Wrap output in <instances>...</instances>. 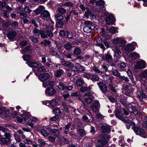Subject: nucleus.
Returning a JSON list of instances; mask_svg holds the SVG:
<instances>
[{"label":"nucleus","instance_id":"nucleus-59","mask_svg":"<svg viewBox=\"0 0 147 147\" xmlns=\"http://www.w3.org/2000/svg\"><path fill=\"white\" fill-rule=\"evenodd\" d=\"M102 139L109 140L110 139V136L108 134L103 135L101 136Z\"/></svg>","mask_w":147,"mask_h":147},{"label":"nucleus","instance_id":"nucleus-19","mask_svg":"<svg viewBox=\"0 0 147 147\" xmlns=\"http://www.w3.org/2000/svg\"><path fill=\"white\" fill-rule=\"evenodd\" d=\"M101 129L103 133H109L111 131L109 127L106 125L102 126L101 127Z\"/></svg>","mask_w":147,"mask_h":147},{"label":"nucleus","instance_id":"nucleus-2","mask_svg":"<svg viewBox=\"0 0 147 147\" xmlns=\"http://www.w3.org/2000/svg\"><path fill=\"white\" fill-rule=\"evenodd\" d=\"M115 116L116 118H118L121 120L124 123H126L128 122L127 120L125 119L123 116V114L121 111L118 109H116L114 111Z\"/></svg>","mask_w":147,"mask_h":147},{"label":"nucleus","instance_id":"nucleus-64","mask_svg":"<svg viewBox=\"0 0 147 147\" xmlns=\"http://www.w3.org/2000/svg\"><path fill=\"white\" fill-rule=\"evenodd\" d=\"M24 9L25 12L27 13H30L32 11V10L30 9L29 7L28 6H26L25 7Z\"/></svg>","mask_w":147,"mask_h":147},{"label":"nucleus","instance_id":"nucleus-56","mask_svg":"<svg viewBox=\"0 0 147 147\" xmlns=\"http://www.w3.org/2000/svg\"><path fill=\"white\" fill-rule=\"evenodd\" d=\"M121 52L120 53H116L114 54V58L116 59H119L121 57Z\"/></svg>","mask_w":147,"mask_h":147},{"label":"nucleus","instance_id":"nucleus-45","mask_svg":"<svg viewBox=\"0 0 147 147\" xmlns=\"http://www.w3.org/2000/svg\"><path fill=\"white\" fill-rule=\"evenodd\" d=\"M28 44V42L26 40H23L20 41L19 45L21 48L26 45Z\"/></svg>","mask_w":147,"mask_h":147},{"label":"nucleus","instance_id":"nucleus-41","mask_svg":"<svg viewBox=\"0 0 147 147\" xmlns=\"http://www.w3.org/2000/svg\"><path fill=\"white\" fill-rule=\"evenodd\" d=\"M32 51L31 49V47L30 46H27L24 49L21 51V52L22 53L30 51Z\"/></svg>","mask_w":147,"mask_h":147},{"label":"nucleus","instance_id":"nucleus-63","mask_svg":"<svg viewBox=\"0 0 147 147\" xmlns=\"http://www.w3.org/2000/svg\"><path fill=\"white\" fill-rule=\"evenodd\" d=\"M126 67V65L125 63H121L119 66L120 69L121 70H123Z\"/></svg>","mask_w":147,"mask_h":147},{"label":"nucleus","instance_id":"nucleus-12","mask_svg":"<svg viewBox=\"0 0 147 147\" xmlns=\"http://www.w3.org/2000/svg\"><path fill=\"white\" fill-rule=\"evenodd\" d=\"M90 107L94 112H96L100 108V104L98 101H94Z\"/></svg>","mask_w":147,"mask_h":147},{"label":"nucleus","instance_id":"nucleus-8","mask_svg":"<svg viewBox=\"0 0 147 147\" xmlns=\"http://www.w3.org/2000/svg\"><path fill=\"white\" fill-rule=\"evenodd\" d=\"M105 21L108 24H112L115 21L114 16L111 14H109L105 18Z\"/></svg>","mask_w":147,"mask_h":147},{"label":"nucleus","instance_id":"nucleus-28","mask_svg":"<svg viewBox=\"0 0 147 147\" xmlns=\"http://www.w3.org/2000/svg\"><path fill=\"white\" fill-rule=\"evenodd\" d=\"M76 67L77 68L78 71L82 72L85 70V67L78 63L76 64Z\"/></svg>","mask_w":147,"mask_h":147},{"label":"nucleus","instance_id":"nucleus-61","mask_svg":"<svg viewBox=\"0 0 147 147\" xmlns=\"http://www.w3.org/2000/svg\"><path fill=\"white\" fill-rule=\"evenodd\" d=\"M96 3L97 5L101 6L104 5L105 2L102 0H98L96 2Z\"/></svg>","mask_w":147,"mask_h":147},{"label":"nucleus","instance_id":"nucleus-10","mask_svg":"<svg viewBox=\"0 0 147 147\" xmlns=\"http://www.w3.org/2000/svg\"><path fill=\"white\" fill-rule=\"evenodd\" d=\"M103 60H105L107 63H109L112 62V57L111 55L109 53H106L101 57Z\"/></svg>","mask_w":147,"mask_h":147},{"label":"nucleus","instance_id":"nucleus-3","mask_svg":"<svg viewBox=\"0 0 147 147\" xmlns=\"http://www.w3.org/2000/svg\"><path fill=\"white\" fill-rule=\"evenodd\" d=\"M40 17L43 20H45L46 18L48 19L47 20V21L48 22V23H49L50 22L49 19L51 20L50 18V13L48 11L46 10H44L41 13Z\"/></svg>","mask_w":147,"mask_h":147},{"label":"nucleus","instance_id":"nucleus-14","mask_svg":"<svg viewBox=\"0 0 147 147\" xmlns=\"http://www.w3.org/2000/svg\"><path fill=\"white\" fill-rule=\"evenodd\" d=\"M26 63L29 66L33 68H36L38 66V63L35 61H28L26 62Z\"/></svg>","mask_w":147,"mask_h":147},{"label":"nucleus","instance_id":"nucleus-24","mask_svg":"<svg viewBox=\"0 0 147 147\" xmlns=\"http://www.w3.org/2000/svg\"><path fill=\"white\" fill-rule=\"evenodd\" d=\"M72 44L69 42H67L64 45V47L67 50H70L72 48Z\"/></svg>","mask_w":147,"mask_h":147},{"label":"nucleus","instance_id":"nucleus-40","mask_svg":"<svg viewBox=\"0 0 147 147\" xmlns=\"http://www.w3.org/2000/svg\"><path fill=\"white\" fill-rule=\"evenodd\" d=\"M22 57L24 60L26 61H31V56L28 54H27L25 55H23Z\"/></svg>","mask_w":147,"mask_h":147},{"label":"nucleus","instance_id":"nucleus-42","mask_svg":"<svg viewBox=\"0 0 147 147\" xmlns=\"http://www.w3.org/2000/svg\"><path fill=\"white\" fill-rule=\"evenodd\" d=\"M57 104V102L56 100L55 99H53L50 101V107H54Z\"/></svg>","mask_w":147,"mask_h":147},{"label":"nucleus","instance_id":"nucleus-52","mask_svg":"<svg viewBox=\"0 0 147 147\" xmlns=\"http://www.w3.org/2000/svg\"><path fill=\"white\" fill-rule=\"evenodd\" d=\"M57 11L59 13L61 14L65 13L66 12V10L63 8H59L57 9Z\"/></svg>","mask_w":147,"mask_h":147},{"label":"nucleus","instance_id":"nucleus-54","mask_svg":"<svg viewBox=\"0 0 147 147\" xmlns=\"http://www.w3.org/2000/svg\"><path fill=\"white\" fill-rule=\"evenodd\" d=\"M40 132L41 134L44 137H47L49 134L47 131L44 129H42L41 130Z\"/></svg>","mask_w":147,"mask_h":147},{"label":"nucleus","instance_id":"nucleus-20","mask_svg":"<svg viewBox=\"0 0 147 147\" xmlns=\"http://www.w3.org/2000/svg\"><path fill=\"white\" fill-rule=\"evenodd\" d=\"M139 55L135 52H133L131 53L129 55L130 58L132 60H134L139 57Z\"/></svg>","mask_w":147,"mask_h":147},{"label":"nucleus","instance_id":"nucleus-39","mask_svg":"<svg viewBox=\"0 0 147 147\" xmlns=\"http://www.w3.org/2000/svg\"><path fill=\"white\" fill-rule=\"evenodd\" d=\"M90 16L92 17L93 18H96L95 16L92 14L90 11H87V12H86L84 15V16L86 17L87 18H88L89 16Z\"/></svg>","mask_w":147,"mask_h":147},{"label":"nucleus","instance_id":"nucleus-16","mask_svg":"<svg viewBox=\"0 0 147 147\" xmlns=\"http://www.w3.org/2000/svg\"><path fill=\"white\" fill-rule=\"evenodd\" d=\"M16 34L15 31L11 30L7 34V37L9 39H12L15 37Z\"/></svg>","mask_w":147,"mask_h":147},{"label":"nucleus","instance_id":"nucleus-25","mask_svg":"<svg viewBox=\"0 0 147 147\" xmlns=\"http://www.w3.org/2000/svg\"><path fill=\"white\" fill-rule=\"evenodd\" d=\"M146 95L142 92L140 93V94H138L137 97L141 101L144 98H146Z\"/></svg>","mask_w":147,"mask_h":147},{"label":"nucleus","instance_id":"nucleus-46","mask_svg":"<svg viewBox=\"0 0 147 147\" xmlns=\"http://www.w3.org/2000/svg\"><path fill=\"white\" fill-rule=\"evenodd\" d=\"M141 78H147V70H145L143 71L140 75Z\"/></svg>","mask_w":147,"mask_h":147},{"label":"nucleus","instance_id":"nucleus-11","mask_svg":"<svg viewBox=\"0 0 147 147\" xmlns=\"http://www.w3.org/2000/svg\"><path fill=\"white\" fill-rule=\"evenodd\" d=\"M50 75L48 73L40 74L38 76L39 79L42 82H44L48 80L50 77Z\"/></svg>","mask_w":147,"mask_h":147},{"label":"nucleus","instance_id":"nucleus-58","mask_svg":"<svg viewBox=\"0 0 147 147\" xmlns=\"http://www.w3.org/2000/svg\"><path fill=\"white\" fill-rule=\"evenodd\" d=\"M74 125L78 127H81L82 126V124L79 119L77 120V121L74 123Z\"/></svg>","mask_w":147,"mask_h":147},{"label":"nucleus","instance_id":"nucleus-47","mask_svg":"<svg viewBox=\"0 0 147 147\" xmlns=\"http://www.w3.org/2000/svg\"><path fill=\"white\" fill-rule=\"evenodd\" d=\"M53 112L57 116L60 115L61 113L60 109L58 108H55V109L53 110Z\"/></svg>","mask_w":147,"mask_h":147},{"label":"nucleus","instance_id":"nucleus-62","mask_svg":"<svg viewBox=\"0 0 147 147\" xmlns=\"http://www.w3.org/2000/svg\"><path fill=\"white\" fill-rule=\"evenodd\" d=\"M70 68L71 70L72 71H78L77 68L76 67V64L75 66H74L72 63H71Z\"/></svg>","mask_w":147,"mask_h":147},{"label":"nucleus","instance_id":"nucleus-32","mask_svg":"<svg viewBox=\"0 0 147 147\" xmlns=\"http://www.w3.org/2000/svg\"><path fill=\"white\" fill-rule=\"evenodd\" d=\"M97 142H98L104 147L105 145L107 144L108 142V140L102 139L98 140L97 141Z\"/></svg>","mask_w":147,"mask_h":147},{"label":"nucleus","instance_id":"nucleus-18","mask_svg":"<svg viewBox=\"0 0 147 147\" xmlns=\"http://www.w3.org/2000/svg\"><path fill=\"white\" fill-rule=\"evenodd\" d=\"M45 9L44 7L42 5L39 6L38 8L35 10H34V12L37 15H38L39 13H41L42 11Z\"/></svg>","mask_w":147,"mask_h":147},{"label":"nucleus","instance_id":"nucleus-37","mask_svg":"<svg viewBox=\"0 0 147 147\" xmlns=\"http://www.w3.org/2000/svg\"><path fill=\"white\" fill-rule=\"evenodd\" d=\"M38 142L40 144L39 146L40 147H42L44 145H45L46 143L45 140L41 138H39L38 140Z\"/></svg>","mask_w":147,"mask_h":147},{"label":"nucleus","instance_id":"nucleus-1","mask_svg":"<svg viewBox=\"0 0 147 147\" xmlns=\"http://www.w3.org/2000/svg\"><path fill=\"white\" fill-rule=\"evenodd\" d=\"M50 23H49L50 25L47 26L46 30V33L47 36L49 38L52 37L53 36V34L52 32L53 30V25L54 24L53 22L50 19H49Z\"/></svg>","mask_w":147,"mask_h":147},{"label":"nucleus","instance_id":"nucleus-5","mask_svg":"<svg viewBox=\"0 0 147 147\" xmlns=\"http://www.w3.org/2000/svg\"><path fill=\"white\" fill-rule=\"evenodd\" d=\"M56 92V90L52 87H48L45 91L46 94L47 95L51 96L55 94Z\"/></svg>","mask_w":147,"mask_h":147},{"label":"nucleus","instance_id":"nucleus-55","mask_svg":"<svg viewBox=\"0 0 147 147\" xmlns=\"http://www.w3.org/2000/svg\"><path fill=\"white\" fill-rule=\"evenodd\" d=\"M40 33L41 37L42 38H44L47 37V35L45 34V32L44 30H41V32Z\"/></svg>","mask_w":147,"mask_h":147},{"label":"nucleus","instance_id":"nucleus-33","mask_svg":"<svg viewBox=\"0 0 147 147\" xmlns=\"http://www.w3.org/2000/svg\"><path fill=\"white\" fill-rule=\"evenodd\" d=\"M127 120L128 121V122L125 123L126 124V126L127 129H130L131 126H135L136 125L134 122H132L129 120Z\"/></svg>","mask_w":147,"mask_h":147},{"label":"nucleus","instance_id":"nucleus-34","mask_svg":"<svg viewBox=\"0 0 147 147\" xmlns=\"http://www.w3.org/2000/svg\"><path fill=\"white\" fill-rule=\"evenodd\" d=\"M78 134L81 136H83L86 134L85 130L82 129H77Z\"/></svg>","mask_w":147,"mask_h":147},{"label":"nucleus","instance_id":"nucleus-43","mask_svg":"<svg viewBox=\"0 0 147 147\" xmlns=\"http://www.w3.org/2000/svg\"><path fill=\"white\" fill-rule=\"evenodd\" d=\"M91 76H92V74L88 73H84L83 75V77L88 80L90 79Z\"/></svg>","mask_w":147,"mask_h":147},{"label":"nucleus","instance_id":"nucleus-51","mask_svg":"<svg viewBox=\"0 0 147 147\" xmlns=\"http://www.w3.org/2000/svg\"><path fill=\"white\" fill-rule=\"evenodd\" d=\"M29 38L31 41L34 43H37L38 42V40L37 38L33 36H29Z\"/></svg>","mask_w":147,"mask_h":147},{"label":"nucleus","instance_id":"nucleus-13","mask_svg":"<svg viewBox=\"0 0 147 147\" xmlns=\"http://www.w3.org/2000/svg\"><path fill=\"white\" fill-rule=\"evenodd\" d=\"M97 84L101 91L104 93H105L107 90V87L106 85L102 82H100L98 83Z\"/></svg>","mask_w":147,"mask_h":147},{"label":"nucleus","instance_id":"nucleus-48","mask_svg":"<svg viewBox=\"0 0 147 147\" xmlns=\"http://www.w3.org/2000/svg\"><path fill=\"white\" fill-rule=\"evenodd\" d=\"M38 71L41 72H45L46 71V69L44 66L42 65L39 67L38 68Z\"/></svg>","mask_w":147,"mask_h":147},{"label":"nucleus","instance_id":"nucleus-23","mask_svg":"<svg viewBox=\"0 0 147 147\" xmlns=\"http://www.w3.org/2000/svg\"><path fill=\"white\" fill-rule=\"evenodd\" d=\"M125 48L126 51H131L134 50L135 49V47H134L132 45L128 44L125 46Z\"/></svg>","mask_w":147,"mask_h":147},{"label":"nucleus","instance_id":"nucleus-22","mask_svg":"<svg viewBox=\"0 0 147 147\" xmlns=\"http://www.w3.org/2000/svg\"><path fill=\"white\" fill-rule=\"evenodd\" d=\"M63 70L62 69H59L56 71L55 72V75L57 77H59L63 74Z\"/></svg>","mask_w":147,"mask_h":147},{"label":"nucleus","instance_id":"nucleus-50","mask_svg":"<svg viewBox=\"0 0 147 147\" xmlns=\"http://www.w3.org/2000/svg\"><path fill=\"white\" fill-rule=\"evenodd\" d=\"M92 69L96 73L101 75L103 74L102 71L98 69L96 67H94Z\"/></svg>","mask_w":147,"mask_h":147},{"label":"nucleus","instance_id":"nucleus-17","mask_svg":"<svg viewBox=\"0 0 147 147\" xmlns=\"http://www.w3.org/2000/svg\"><path fill=\"white\" fill-rule=\"evenodd\" d=\"M0 142L5 144H9L11 141V139H8L5 138H0Z\"/></svg>","mask_w":147,"mask_h":147},{"label":"nucleus","instance_id":"nucleus-27","mask_svg":"<svg viewBox=\"0 0 147 147\" xmlns=\"http://www.w3.org/2000/svg\"><path fill=\"white\" fill-rule=\"evenodd\" d=\"M41 30H40L36 28H34L32 30V32L36 36H38L40 34Z\"/></svg>","mask_w":147,"mask_h":147},{"label":"nucleus","instance_id":"nucleus-44","mask_svg":"<svg viewBox=\"0 0 147 147\" xmlns=\"http://www.w3.org/2000/svg\"><path fill=\"white\" fill-rule=\"evenodd\" d=\"M61 63L64 66L70 68L71 65L72 63L67 61H61Z\"/></svg>","mask_w":147,"mask_h":147},{"label":"nucleus","instance_id":"nucleus-60","mask_svg":"<svg viewBox=\"0 0 147 147\" xmlns=\"http://www.w3.org/2000/svg\"><path fill=\"white\" fill-rule=\"evenodd\" d=\"M64 25V22L63 21L57 22L56 24V26L57 27L61 28H62L63 27Z\"/></svg>","mask_w":147,"mask_h":147},{"label":"nucleus","instance_id":"nucleus-29","mask_svg":"<svg viewBox=\"0 0 147 147\" xmlns=\"http://www.w3.org/2000/svg\"><path fill=\"white\" fill-rule=\"evenodd\" d=\"M100 78L96 75L92 74L90 80L93 82L98 81L99 80Z\"/></svg>","mask_w":147,"mask_h":147},{"label":"nucleus","instance_id":"nucleus-9","mask_svg":"<svg viewBox=\"0 0 147 147\" xmlns=\"http://www.w3.org/2000/svg\"><path fill=\"white\" fill-rule=\"evenodd\" d=\"M146 66L145 61L143 60H141L137 62L135 67L137 69H140L145 68Z\"/></svg>","mask_w":147,"mask_h":147},{"label":"nucleus","instance_id":"nucleus-38","mask_svg":"<svg viewBox=\"0 0 147 147\" xmlns=\"http://www.w3.org/2000/svg\"><path fill=\"white\" fill-rule=\"evenodd\" d=\"M58 87L60 89L64 91H66V89H67L66 86H65L64 84L63 83H60Z\"/></svg>","mask_w":147,"mask_h":147},{"label":"nucleus","instance_id":"nucleus-7","mask_svg":"<svg viewBox=\"0 0 147 147\" xmlns=\"http://www.w3.org/2000/svg\"><path fill=\"white\" fill-rule=\"evenodd\" d=\"M114 44L119 45V47H123L125 43V40L122 38H118L113 39Z\"/></svg>","mask_w":147,"mask_h":147},{"label":"nucleus","instance_id":"nucleus-26","mask_svg":"<svg viewBox=\"0 0 147 147\" xmlns=\"http://www.w3.org/2000/svg\"><path fill=\"white\" fill-rule=\"evenodd\" d=\"M84 84V82L83 79H79L76 81V84L77 86H83Z\"/></svg>","mask_w":147,"mask_h":147},{"label":"nucleus","instance_id":"nucleus-6","mask_svg":"<svg viewBox=\"0 0 147 147\" xmlns=\"http://www.w3.org/2000/svg\"><path fill=\"white\" fill-rule=\"evenodd\" d=\"M85 26L83 28L84 31L86 32H91L90 26L92 24L91 21H85L84 23Z\"/></svg>","mask_w":147,"mask_h":147},{"label":"nucleus","instance_id":"nucleus-53","mask_svg":"<svg viewBox=\"0 0 147 147\" xmlns=\"http://www.w3.org/2000/svg\"><path fill=\"white\" fill-rule=\"evenodd\" d=\"M93 100V98L90 97H86L85 98V100L87 103H90Z\"/></svg>","mask_w":147,"mask_h":147},{"label":"nucleus","instance_id":"nucleus-35","mask_svg":"<svg viewBox=\"0 0 147 147\" xmlns=\"http://www.w3.org/2000/svg\"><path fill=\"white\" fill-rule=\"evenodd\" d=\"M82 52V49L79 47L76 48L74 50V53L76 55L80 54Z\"/></svg>","mask_w":147,"mask_h":147},{"label":"nucleus","instance_id":"nucleus-36","mask_svg":"<svg viewBox=\"0 0 147 147\" xmlns=\"http://www.w3.org/2000/svg\"><path fill=\"white\" fill-rule=\"evenodd\" d=\"M112 72L113 75L119 78L121 76L120 73L117 70H112Z\"/></svg>","mask_w":147,"mask_h":147},{"label":"nucleus","instance_id":"nucleus-4","mask_svg":"<svg viewBox=\"0 0 147 147\" xmlns=\"http://www.w3.org/2000/svg\"><path fill=\"white\" fill-rule=\"evenodd\" d=\"M133 86L131 84H128L125 86L124 89L125 91V94L127 96H129L133 91L134 88L132 87Z\"/></svg>","mask_w":147,"mask_h":147},{"label":"nucleus","instance_id":"nucleus-15","mask_svg":"<svg viewBox=\"0 0 147 147\" xmlns=\"http://www.w3.org/2000/svg\"><path fill=\"white\" fill-rule=\"evenodd\" d=\"M49 129V128H47V129ZM49 130H48V131H49V132L51 133V134H53L54 136L57 137H58L59 136L60 133L58 129H50V128H49Z\"/></svg>","mask_w":147,"mask_h":147},{"label":"nucleus","instance_id":"nucleus-31","mask_svg":"<svg viewBox=\"0 0 147 147\" xmlns=\"http://www.w3.org/2000/svg\"><path fill=\"white\" fill-rule=\"evenodd\" d=\"M55 19L56 21H61L63 20V15L59 13H57L55 15Z\"/></svg>","mask_w":147,"mask_h":147},{"label":"nucleus","instance_id":"nucleus-49","mask_svg":"<svg viewBox=\"0 0 147 147\" xmlns=\"http://www.w3.org/2000/svg\"><path fill=\"white\" fill-rule=\"evenodd\" d=\"M117 29L115 27L112 26L109 29V32L113 34H114L116 32Z\"/></svg>","mask_w":147,"mask_h":147},{"label":"nucleus","instance_id":"nucleus-57","mask_svg":"<svg viewBox=\"0 0 147 147\" xmlns=\"http://www.w3.org/2000/svg\"><path fill=\"white\" fill-rule=\"evenodd\" d=\"M119 78L120 80L121 81H123V80L127 82H128L129 81V80L126 77H125L124 76H120Z\"/></svg>","mask_w":147,"mask_h":147},{"label":"nucleus","instance_id":"nucleus-30","mask_svg":"<svg viewBox=\"0 0 147 147\" xmlns=\"http://www.w3.org/2000/svg\"><path fill=\"white\" fill-rule=\"evenodd\" d=\"M139 130L140 131L138 132L137 134L140 135L144 138H146V136L144 135L145 133V131L142 128H140Z\"/></svg>","mask_w":147,"mask_h":147},{"label":"nucleus","instance_id":"nucleus-21","mask_svg":"<svg viewBox=\"0 0 147 147\" xmlns=\"http://www.w3.org/2000/svg\"><path fill=\"white\" fill-rule=\"evenodd\" d=\"M43 85L45 88L46 87V86H50V87H52L54 85V83L52 81H49L45 82H43Z\"/></svg>","mask_w":147,"mask_h":147}]
</instances>
